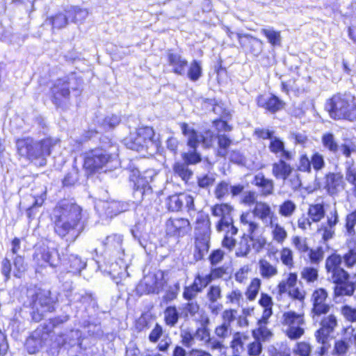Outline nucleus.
Wrapping results in <instances>:
<instances>
[{"instance_id":"1","label":"nucleus","mask_w":356,"mask_h":356,"mask_svg":"<svg viewBox=\"0 0 356 356\" xmlns=\"http://www.w3.org/2000/svg\"><path fill=\"white\" fill-rule=\"evenodd\" d=\"M325 269L334 284V298L353 296L356 291V240L354 248H349L342 256L337 252L328 255Z\"/></svg>"},{"instance_id":"2","label":"nucleus","mask_w":356,"mask_h":356,"mask_svg":"<svg viewBox=\"0 0 356 356\" xmlns=\"http://www.w3.org/2000/svg\"><path fill=\"white\" fill-rule=\"evenodd\" d=\"M50 219L54 234L70 243L78 238L84 228L82 208L65 200L56 203Z\"/></svg>"},{"instance_id":"3","label":"nucleus","mask_w":356,"mask_h":356,"mask_svg":"<svg viewBox=\"0 0 356 356\" xmlns=\"http://www.w3.org/2000/svg\"><path fill=\"white\" fill-rule=\"evenodd\" d=\"M60 140L47 136L39 140L25 136L15 140L16 152L19 159H24L38 167H44L55 147L59 145Z\"/></svg>"},{"instance_id":"4","label":"nucleus","mask_w":356,"mask_h":356,"mask_svg":"<svg viewBox=\"0 0 356 356\" xmlns=\"http://www.w3.org/2000/svg\"><path fill=\"white\" fill-rule=\"evenodd\" d=\"M118 156V147L111 138H106L98 146L90 148L82 155V168L87 175L91 176L102 171Z\"/></svg>"},{"instance_id":"5","label":"nucleus","mask_w":356,"mask_h":356,"mask_svg":"<svg viewBox=\"0 0 356 356\" xmlns=\"http://www.w3.org/2000/svg\"><path fill=\"white\" fill-rule=\"evenodd\" d=\"M183 136L186 138V144L191 150L183 152L181 157L183 163L186 165H196L201 162L202 156L197 151L200 145L204 149L213 147L215 134L210 129H205L199 133L195 128L191 127L187 122L179 123Z\"/></svg>"},{"instance_id":"6","label":"nucleus","mask_w":356,"mask_h":356,"mask_svg":"<svg viewBox=\"0 0 356 356\" xmlns=\"http://www.w3.org/2000/svg\"><path fill=\"white\" fill-rule=\"evenodd\" d=\"M250 210L243 211L239 216V223L245 232L238 245L237 257L247 256L252 248L257 252L261 251L267 245V239L262 234L259 224L254 220Z\"/></svg>"},{"instance_id":"7","label":"nucleus","mask_w":356,"mask_h":356,"mask_svg":"<svg viewBox=\"0 0 356 356\" xmlns=\"http://www.w3.org/2000/svg\"><path fill=\"white\" fill-rule=\"evenodd\" d=\"M27 291L30 293L29 307L32 322L40 323L45 318L47 314L56 311L58 300L51 290L33 286L29 288Z\"/></svg>"},{"instance_id":"8","label":"nucleus","mask_w":356,"mask_h":356,"mask_svg":"<svg viewBox=\"0 0 356 356\" xmlns=\"http://www.w3.org/2000/svg\"><path fill=\"white\" fill-rule=\"evenodd\" d=\"M340 314L350 324L341 329V337L334 342L332 355L334 356H345L350 348L356 352V327L353 325L356 323V307L348 304L343 305L340 307Z\"/></svg>"},{"instance_id":"9","label":"nucleus","mask_w":356,"mask_h":356,"mask_svg":"<svg viewBox=\"0 0 356 356\" xmlns=\"http://www.w3.org/2000/svg\"><path fill=\"white\" fill-rule=\"evenodd\" d=\"M325 111L334 120L353 122L356 120V99L348 93L337 92L325 103Z\"/></svg>"},{"instance_id":"10","label":"nucleus","mask_w":356,"mask_h":356,"mask_svg":"<svg viewBox=\"0 0 356 356\" xmlns=\"http://www.w3.org/2000/svg\"><path fill=\"white\" fill-rule=\"evenodd\" d=\"M10 244V252L15 257H13L12 261L6 257L1 263V272L5 282L10 279L12 270L13 276L16 278H22L27 270V264L25 262L24 257L18 254L21 248V239L18 237H15L11 240Z\"/></svg>"},{"instance_id":"11","label":"nucleus","mask_w":356,"mask_h":356,"mask_svg":"<svg viewBox=\"0 0 356 356\" xmlns=\"http://www.w3.org/2000/svg\"><path fill=\"white\" fill-rule=\"evenodd\" d=\"M283 158L272 163V175L276 179L286 182L296 190L302 186L301 177L294 168Z\"/></svg>"},{"instance_id":"12","label":"nucleus","mask_w":356,"mask_h":356,"mask_svg":"<svg viewBox=\"0 0 356 356\" xmlns=\"http://www.w3.org/2000/svg\"><path fill=\"white\" fill-rule=\"evenodd\" d=\"M281 324L286 327L284 334L290 340L299 339L305 334L304 313H297L292 310L285 312L282 314Z\"/></svg>"},{"instance_id":"13","label":"nucleus","mask_w":356,"mask_h":356,"mask_svg":"<svg viewBox=\"0 0 356 356\" xmlns=\"http://www.w3.org/2000/svg\"><path fill=\"white\" fill-rule=\"evenodd\" d=\"M69 77H59L53 81L49 90V97L57 108H64L70 101L71 90Z\"/></svg>"},{"instance_id":"14","label":"nucleus","mask_w":356,"mask_h":356,"mask_svg":"<svg viewBox=\"0 0 356 356\" xmlns=\"http://www.w3.org/2000/svg\"><path fill=\"white\" fill-rule=\"evenodd\" d=\"M297 282V273H289L286 280L280 281L277 285V299H281L286 293L291 300L303 303L307 297V292L296 286Z\"/></svg>"},{"instance_id":"15","label":"nucleus","mask_w":356,"mask_h":356,"mask_svg":"<svg viewBox=\"0 0 356 356\" xmlns=\"http://www.w3.org/2000/svg\"><path fill=\"white\" fill-rule=\"evenodd\" d=\"M195 321L200 325V327H197L195 331V336L199 341L204 342L212 350H221L225 348L222 341L211 338V332L209 328L210 318L206 312H202L200 317L195 318Z\"/></svg>"},{"instance_id":"16","label":"nucleus","mask_w":356,"mask_h":356,"mask_svg":"<svg viewBox=\"0 0 356 356\" xmlns=\"http://www.w3.org/2000/svg\"><path fill=\"white\" fill-rule=\"evenodd\" d=\"M152 127L144 126L136 130L135 136L128 143L129 147L138 152H147L155 140Z\"/></svg>"},{"instance_id":"17","label":"nucleus","mask_w":356,"mask_h":356,"mask_svg":"<svg viewBox=\"0 0 356 356\" xmlns=\"http://www.w3.org/2000/svg\"><path fill=\"white\" fill-rule=\"evenodd\" d=\"M328 298L329 293L325 288L318 287L312 291L310 298L312 303L310 314L313 319L318 318L329 313L331 305L327 302Z\"/></svg>"},{"instance_id":"18","label":"nucleus","mask_w":356,"mask_h":356,"mask_svg":"<svg viewBox=\"0 0 356 356\" xmlns=\"http://www.w3.org/2000/svg\"><path fill=\"white\" fill-rule=\"evenodd\" d=\"M212 111L215 114L219 115V117L211 121L212 126L217 134L230 132L233 130V126L229 123V121L232 120V115L228 108L225 106L222 102H215L212 105Z\"/></svg>"},{"instance_id":"19","label":"nucleus","mask_w":356,"mask_h":356,"mask_svg":"<svg viewBox=\"0 0 356 356\" xmlns=\"http://www.w3.org/2000/svg\"><path fill=\"white\" fill-rule=\"evenodd\" d=\"M191 231L190 221L186 218H169L165 222V234L167 238H179Z\"/></svg>"},{"instance_id":"20","label":"nucleus","mask_w":356,"mask_h":356,"mask_svg":"<svg viewBox=\"0 0 356 356\" xmlns=\"http://www.w3.org/2000/svg\"><path fill=\"white\" fill-rule=\"evenodd\" d=\"M321 319L319 328L314 332V337L318 343L326 344L330 340V335L338 326V319L335 314H330Z\"/></svg>"},{"instance_id":"21","label":"nucleus","mask_w":356,"mask_h":356,"mask_svg":"<svg viewBox=\"0 0 356 356\" xmlns=\"http://www.w3.org/2000/svg\"><path fill=\"white\" fill-rule=\"evenodd\" d=\"M256 104L266 114H276L284 110L286 106V103L273 93H270L268 96L259 94L256 97Z\"/></svg>"},{"instance_id":"22","label":"nucleus","mask_w":356,"mask_h":356,"mask_svg":"<svg viewBox=\"0 0 356 356\" xmlns=\"http://www.w3.org/2000/svg\"><path fill=\"white\" fill-rule=\"evenodd\" d=\"M323 189L330 196L337 195L343 189V176L340 172H327L323 177Z\"/></svg>"},{"instance_id":"23","label":"nucleus","mask_w":356,"mask_h":356,"mask_svg":"<svg viewBox=\"0 0 356 356\" xmlns=\"http://www.w3.org/2000/svg\"><path fill=\"white\" fill-rule=\"evenodd\" d=\"M240 47L245 51L246 54L254 56H259L264 50V42L248 33H236Z\"/></svg>"},{"instance_id":"24","label":"nucleus","mask_w":356,"mask_h":356,"mask_svg":"<svg viewBox=\"0 0 356 356\" xmlns=\"http://www.w3.org/2000/svg\"><path fill=\"white\" fill-rule=\"evenodd\" d=\"M167 65L171 67V72L177 76H184L188 66V62L181 54L174 49L166 52Z\"/></svg>"},{"instance_id":"25","label":"nucleus","mask_w":356,"mask_h":356,"mask_svg":"<svg viewBox=\"0 0 356 356\" xmlns=\"http://www.w3.org/2000/svg\"><path fill=\"white\" fill-rule=\"evenodd\" d=\"M250 211L255 218H257L264 223L268 224L273 221L278 220V218L271 206L264 201L257 202Z\"/></svg>"},{"instance_id":"26","label":"nucleus","mask_w":356,"mask_h":356,"mask_svg":"<svg viewBox=\"0 0 356 356\" xmlns=\"http://www.w3.org/2000/svg\"><path fill=\"white\" fill-rule=\"evenodd\" d=\"M129 180L134 184V190L141 192L143 197L153 193L149 185V179L144 175L143 172L137 170H132L129 176Z\"/></svg>"},{"instance_id":"27","label":"nucleus","mask_w":356,"mask_h":356,"mask_svg":"<svg viewBox=\"0 0 356 356\" xmlns=\"http://www.w3.org/2000/svg\"><path fill=\"white\" fill-rule=\"evenodd\" d=\"M65 256L64 250L58 248L44 249L40 252L41 259L52 268L63 266Z\"/></svg>"},{"instance_id":"28","label":"nucleus","mask_w":356,"mask_h":356,"mask_svg":"<svg viewBox=\"0 0 356 356\" xmlns=\"http://www.w3.org/2000/svg\"><path fill=\"white\" fill-rule=\"evenodd\" d=\"M44 334L42 332H38L35 330L27 337L24 343V347L29 354L33 355L39 352L46 340Z\"/></svg>"},{"instance_id":"29","label":"nucleus","mask_w":356,"mask_h":356,"mask_svg":"<svg viewBox=\"0 0 356 356\" xmlns=\"http://www.w3.org/2000/svg\"><path fill=\"white\" fill-rule=\"evenodd\" d=\"M269 151L275 155L280 154L282 158L288 161H292L294 159V153L286 149L284 141L278 138L273 137L268 144Z\"/></svg>"},{"instance_id":"30","label":"nucleus","mask_w":356,"mask_h":356,"mask_svg":"<svg viewBox=\"0 0 356 356\" xmlns=\"http://www.w3.org/2000/svg\"><path fill=\"white\" fill-rule=\"evenodd\" d=\"M252 184L260 189V195L263 197H268L273 193L274 182L271 179L266 177L263 172L254 176Z\"/></svg>"},{"instance_id":"31","label":"nucleus","mask_w":356,"mask_h":356,"mask_svg":"<svg viewBox=\"0 0 356 356\" xmlns=\"http://www.w3.org/2000/svg\"><path fill=\"white\" fill-rule=\"evenodd\" d=\"M211 222L208 214L199 215L195 222L194 237H211Z\"/></svg>"},{"instance_id":"32","label":"nucleus","mask_w":356,"mask_h":356,"mask_svg":"<svg viewBox=\"0 0 356 356\" xmlns=\"http://www.w3.org/2000/svg\"><path fill=\"white\" fill-rule=\"evenodd\" d=\"M63 266L67 273L72 275H79L86 268V264L77 255H67L66 254Z\"/></svg>"},{"instance_id":"33","label":"nucleus","mask_w":356,"mask_h":356,"mask_svg":"<svg viewBox=\"0 0 356 356\" xmlns=\"http://www.w3.org/2000/svg\"><path fill=\"white\" fill-rule=\"evenodd\" d=\"M211 237H194L193 259L196 261L203 259L210 248Z\"/></svg>"},{"instance_id":"34","label":"nucleus","mask_w":356,"mask_h":356,"mask_svg":"<svg viewBox=\"0 0 356 356\" xmlns=\"http://www.w3.org/2000/svg\"><path fill=\"white\" fill-rule=\"evenodd\" d=\"M268 319L266 321H262L261 317L257 321L258 327L252 330L251 334L254 339H257L261 342L268 341L273 336V332L266 327Z\"/></svg>"},{"instance_id":"35","label":"nucleus","mask_w":356,"mask_h":356,"mask_svg":"<svg viewBox=\"0 0 356 356\" xmlns=\"http://www.w3.org/2000/svg\"><path fill=\"white\" fill-rule=\"evenodd\" d=\"M233 211V207L227 203L216 204L211 209L212 216L219 218L218 220L232 219V213Z\"/></svg>"},{"instance_id":"36","label":"nucleus","mask_w":356,"mask_h":356,"mask_svg":"<svg viewBox=\"0 0 356 356\" xmlns=\"http://www.w3.org/2000/svg\"><path fill=\"white\" fill-rule=\"evenodd\" d=\"M250 339V336L246 332H236L233 334L230 341V348L234 353L239 354L244 350L245 345Z\"/></svg>"},{"instance_id":"37","label":"nucleus","mask_w":356,"mask_h":356,"mask_svg":"<svg viewBox=\"0 0 356 356\" xmlns=\"http://www.w3.org/2000/svg\"><path fill=\"white\" fill-rule=\"evenodd\" d=\"M203 312L205 311L201 309L200 305L193 300L187 301L181 308V314L184 318H198Z\"/></svg>"},{"instance_id":"38","label":"nucleus","mask_w":356,"mask_h":356,"mask_svg":"<svg viewBox=\"0 0 356 356\" xmlns=\"http://www.w3.org/2000/svg\"><path fill=\"white\" fill-rule=\"evenodd\" d=\"M267 225L271 228L270 234L273 241L278 244H282L288 236L286 229L279 224L278 220L269 222Z\"/></svg>"},{"instance_id":"39","label":"nucleus","mask_w":356,"mask_h":356,"mask_svg":"<svg viewBox=\"0 0 356 356\" xmlns=\"http://www.w3.org/2000/svg\"><path fill=\"white\" fill-rule=\"evenodd\" d=\"M258 303L264 309L261 317H262V321H266L273 314V299L268 293H261Z\"/></svg>"},{"instance_id":"40","label":"nucleus","mask_w":356,"mask_h":356,"mask_svg":"<svg viewBox=\"0 0 356 356\" xmlns=\"http://www.w3.org/2000/svg\"><path fill=\"white\" fill-rule=\"evenodd\" d=\"M69 319L68 316H56L49 318L47 323L42 325V332L45 335L51 334L54 329L67 322Z\"/></svg>"},{"instance_id":"41","label":"nucleus","mask_w":356,"mask_h":356,"mask_svg":"<svg viewBox=\"0 0 356 356\" xmlns=\"http://www.w3.org/2000/svg\"><path fill=\"white\" fill-rule=\"evenodd\" d=\"M165 205L170 212L180 211L184 206L183 193L169 195L165 200Z\"/></svg>"},{"instance_id":"42","label":"nucleus","mask_w":356,"mask_h":356,"mask_svg":"<svg viewBox=\"0 0 356 356\" xmlns=\"http://www.w3.org/2000/svg\"><path fill=\"white\" fill-rule=\"evenodd\" d=\"M307 215L314 222H318L325 216V205L323 202L310 204L307 209Z\"/></svg>"},{"instance_id":"43","label":"nucleus","mask_w":356,"mask_h":356,"mask_svg":"<svg viewBox=\"0 0 356 356\" xmlns=\"http://www.w3.org/2000/svg\"><path fill=\"white\" fill-rule=\"evenodd\" d=\"M105 249L112 252H124L122 250V240L115 235H110L106 237L103 243Z\"/></svg>"},{"instance_id":"44","label":"nucleus","mask_w":356,"mask_h":356,"mask_svg":"<svg viewBox=\"0 0 356 356\" xmlns=\"http://www.w3.org/2000/svg\"><path fill=\"white\" fill-rule=\"evenodd\" d=\"M258 264L259 273L264 279H270L275 276L278 273L277 267L266 259H260Z\"/></svg>"},{"instance_id":"45","label":"nucleus","mask_w":356,"mask_h":356,"mask_svg":"<svg viewBox=\"0 0 356 356\" xmlns=\"http://www.w3.org/2000/svg\"><path fill=\"white\" fill-rule=\"evenodd\" d=\"M186 71L187 78L193 82L198 81L202 76V67L200 60L193 59L187 67Z\"/></svg>"},{"instance_id":"46","label":"nucleus","mask_w":356,"mask_h":356,"mask_svg":"<svg viewBox=\"0 0 356 356\" xmlns=\"http://www.w3.org/2000/svg\"><path fill=\"white\" fill-rule=\"evenodd\" d=\"M47 20L51 26L53 30L62 29L68 24V18L65 13L58 12L54 15L47 17Z\"/></svg>"},{"instance_id":"47","label":"nucleus","mask_w":356,"mask_h":356,"mask_svg":"<svg viewBox=\"0 0 356 356\" xmlns=\"http://www.w3.org/2000/svg\"><path fill=\"white\" fill-rule=\"evenodd\" d=\"M165 324L170 327L175 326L178 323L180 314L175 305L166 307L163 312Z\"/></svg>"},{"instance_id":"48","label":"nucleus","mask_w":356,"mask_h":356,"mask_svg":"<svg viewBox=\"0 0 356 356\" xmlns=\"http://www.w3.org/2000/svg\"><path fill=\"white\" fill-rule=\"evenodd\" d=\"M217 139L218 144V155L221 157H225L227 149L232 144V140L226 134H215V139Z\"/></svg>"},{"instance_id":"49","label":"nucleus","mask_w":356,"mask_h":356,"mask_svg":"<svg viewBox=\"0 0 356 356\" xmlns=\"http://www.w3.org/2000/svg\"><path fill=\"white\" fill-rule=\"evenodd\" d=\"M188 165L181 162H176L172 166L174 173L178 175L185 183H188L193 174V171Z\"/></svg>"},{"instance_id":"50","label":"nucleus","mask_w":356,"mask_h":356,"mask_svg":"<svg viewBox=\"0 0 356 356\" xmlns=\"http://www.w3.org/2000/svg\"><path fill=\"white\" fill-rule=\"evenodd\" d=\"M65 12L68 20L70 19L74 23L83 22L87 15V12L79 6H71L65 9Z\"/></svg>"},{"instance_id":"51","label":"nucleus","mask_w":356,"mask_h":356,"mask_svg":"<svg viewBox=\"0 0 356 356\" xmlns=\"http://www.w3.org/2000/svg\"><path fill=\"white\" fill-rule=\"evenodd\" d=\"M300 277L307 284H314L318 280V270L313 266H305L300 271Z\"/></svg>"},{"instance_id":"52","label":"nucleus","mask_w":356,"mask_h":356,"mask_svg":"<svg viewBox=\"0 0 356 356\" xmlns=\"http://www.w3.org/2000/svg\"><path fill=\"white\" fill-rule=\"evenodd\" d=\"M216 231L225 234L236 235L238 228L234 224V219L218 220L216 224Z\"/></svg>"},{"instance_id":"53","label":"nucleus","mask_w":356,"mask_h":356,"mask_svg":"<svg viewBox=\"0 0 356 356\" xmlns=\"http://www.w3.org/2000/svg\"><path fill=\"white\" fill-rule=\"evenodd\" d=\"M261 281L258 277H254L250 280V284L246 288V290L245 291V295L246 296V298L252 301L255 300L256 297L257 296L259 291L261 289Z\"/></svg>"},{"instance_id":"54","label":"nucleus","mask_w":356,"mask_h":356,"mask_svg":"<svg viewBox=\"0 0 356 356\" xmlns=\"http://www.w3.org/2000/svg\"><path fill=\"white\" fill-rule=\"evenodd\" d=\"M321 143L323 146L331 153L336 154L339 150V146L332 133L327 132L323 134Z\"/></svg>"},{"instance_id":"55","label":"nucleus","mask_w":356,"mask_h":356,"mask_svg":"<svg viewBox=\"0 0 356 356\" xmlns=\"http://www.w3.org/2000/svg\"><path fill=\"white\" fill-rule=\"evenodd\" d=\"M261 33L266 38L271 46L279 47L281 45L280 31L273 29H262Z\"/></svg>"},{"instance_id":"56","label":"nucleus","mask_w":356,"mask_h":356,"mask_svg":"<svg viewBox=\"0 0 356 356\" xmlns=\"http://www.w3.org/2000/svg\"><path fill=\"white\" fill-rule=\"evenodd\" d=\"M312 345L306 341H298L293 348V353L297 356H311Z\"/></svg>"},{"instance_id":"57","label":"nucleus","mask_w":356,"mask_h":356,"mask_svg":"<svg viewBox=\"0 0 356 356\" xmlns=\"http://www.w3.org/2000/svg\"><path fill=\"white\" fill-rule=\"evenodd\" d=\"M356 225V208L348 213L345 218V229L348 236H355Z\"/></svg>"},{"instance_id":"58","label":"nucleus","mask_w":356,"mask_h":356,"mask_svg":"<svg viewBox=\"0 0 356 356\" xmlns=\"http://www.w3.org/2000/svg\"><path fill=\"white\" fill-rule=\"evenodd\" d=\"M308 259L310 264L318 265L323 259L324 250L321 246L316 248H309L307 250Z\"/></svg>"},{"instance_id":"59","label":"nucleus","mask_w":356,"mask_h":356,"mask_svg":"<svg viewBox=\"0 0 356 356\" xmlns=\"http://www.w3.org/2000/svg\"><path fill=\"white\" fill-rule=\"evenodd\" d=\"M296 209V204L291 200H286L279 205V214L285 218L291 217Z\"/></svg>"},{"instance_id":"60","label":"nucleus","mask_w":356,"mask_h":356,"mask_svg":"<svg viewBox=\"0 0 356 356\" xmlns=\"http://www.w3.org/2000/svg\"><path fill=\"white\" fill-rule=\"evenodd\" d=\"M280 260L283 265L291 269L294 267L293 252L289 247L280 250Z\"/></svg>"},{"instance_id":"61","label":"nucleus","mask_w":356,"mask_h":356,"mask_svg":"<svg viewBox=\"0 0 356 356\" xmlns=\"http://www.w3.org/2000/svg\"><path fill=\"white\" fill-rule=\"evenodd\" d=\"M312 169L315 172H319L325 166V161L323 156L318 152H314L310 157Z\"/></svg>"},{"instance_id":"62","label":"nucleus","mask_w":356,"mask_h":356,"mask_svg":"<svg viewBox=\"0 0 356 356\" xmlns=\"http://www.w3.org/2000/svg\"><path fill=\"white\" fill-rule=\"evenodd\" d=\"M201 292L195 283H191L190 285L184 287L182 297L186 301L193 300Z\"/></svg>"},{"instance_id":"63","label":"nucleus","mask_w":356,"mask_h":356,"mask_svg":"<svg viewBox=\"0 0 356 356\" xmlns=\"http://www.w3.org/2000/svg\"><path fill=\"white\" fill-rule=\"evenodd\" d=\"M299 163L296 168V172L310 173L312 172L311 160L307 154H302L299 156Z\"/></svg>"},{"instance_id":"64","label":"nucleus","mask_w":356,"mask_h":356,"mask_svg":"<svg viewBox=\"0 0 356 356\" xmlns=\"http://www.w3.org/2000/svg\"><path fill=\"white\" fill-rule=\"evenodd\" d=\"M263 350L262 342L257 339L247 344V354L248 356H259Z\"/></svg>"}]
</instances>
